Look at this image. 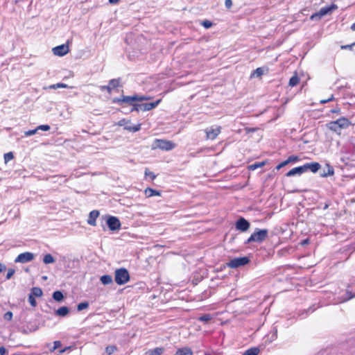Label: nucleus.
<instances>
[{"label":"nucleus","instance_id":"nucleus-7","mask_svg":"<svg viewBox=\"0 0 355 355\" xmlns=\"http://www.w3.org/2000/svg\"><path fill=\"white\" fill-rule=\"evenodd\" d=\"M338 6L335 4H332L330 6H326L322 8L318 12L314 13L311 16V19H320L322 17L331 13L332 11L336 10Z\"/></svg>","mask_w":355,"mask_h":355},{"label":"nucleus","instance_id":"nucleus-1","mask_svg":"<svg viewBox=\"0 0 355 355\" xmlns=\"http://www.w3.org/2000/svg\"><path fill=\"white\" fill-rule=\"evenodd\" d=\"M151 99L150 96L145 95L123 96L121 98L114 99V102L119 105L127 103L133 106L137 102H141Z\"/></svg>","mask_w":355,"mask_h":355},{"label":"nucleus","instance_id":"nucleus-54","mask_svg":"<svg viewBox=\"0 0 355 355\" xmlns=\"http://www.w3.org/2000/svg\"><path fill=\"white\" fill-rule=\"evenodd\" d=\"M119 1V0H109V2H110V3H113V4H114V3H118V1Z\"/></svg>","mask_w":355,"mask_h":355},{"label":"nucleus","instance_id":"nucleus-29","mask_svg":"<svg viewBox=\"0 0 355 355\" xmlns=\"http://www.w3.org/2000/svg\"><path fill=\"white\" fill-rule=\"evenodd\" d=\"M53 298L57 302H60L63 300L64 295L62 292L57 291L53 293Z\"/></svg>","mask_w":355,"mask_h":355},{"label":"nucleus","instance_id":"nucleus-8","mask_svg":"<svg viewBox=\"0 0 355 355\" xmlns=\"http://www.w3.org/2000/svg\"><path fill=\"white\" fill-rule=\"evenodd\" d=\"M250 259L247 257H237L231 259L227 263V266L231 268H237L248 264Z\"/></svg>","mask_w":355,"mask_h":355},{"label":"nucleus","instance_id":"nucleus-48","mask_svg":"<svg viewBox=\"0 0 355 355\" xmlns=\"http://www.w3.org/2000/svg\"><path fill=\"white\" fill-rule=\"evenodd\" d=\"M225 5L227 8H230L232 6V0H225Z\"/></svg>","mask_w":355,"mask_h":355},{"label":"nucleus","instance_id":"nucleus-41","mask_svg":"<svg viewBox=\"0 0 355 355\" xmlns=\"http://www.w3.org/2000/svg\"><path fill=\"white\" fill-rule=\"evenodd\" d=\"M290 163L291 162H297L300 160V157L296 155H291L288 157Z\"/></svg>","mask_w":355,"mask_h":355},{"label":"nucleus","instance_id":"nucleus-28","mask_svg":"<svg viewBox=\"0 0 355 355\" xmlns=\"http://www.w3.org/2000/svg\"><path fill=\"white\" fill-rule=\"evenodd\" d=\"M55 261L53 257L51 254H46L43 258V262L45 264L53 263Z\"/></svg>","mask_w":355,"mask_h":355},{"label":"nucleus","instance_id":"nucleus-2","mask_svg":"<svg viewBox=\"0 0 355 355\" xmlns=\"http://www.w3.org/2000/svg\"><path fill=\"white\" fill-rule=\"evenodd\" d=\"M350 122L347 118L341 117L336 121L329 122L327 127L329 130L340 134V130L348 128Z\"/></svg>","mask_w":355,"mask_h":355},{"label":"nucleus","instance_id":"nucleus-31","mask_svg":"<svg viewBox=\"0 0 355 355\" xmlns=\"http://www.w3.org/2000/svg\"><path fill=\"white\" fill-rule=\"evenodd\" d=\"M265 164H266L265 162H256L253 164L250 165L248 168L250 170L254 171L258 168L263 166L265 165Z\"/></svg>","mask_w":355,"mask_h":355},{"label":"nucleus","instance_id":"nucleus-10","mask_svg":"<svg viewBox=\"0 0 355 355\" xmlns=\"http://www.w3.org/2000/svg\"><path fill=\"white\" fill-rule=\"evenodd\" d=\"M207 139H215L221 132L220 126L210 127L205 130Z\"/></svg>","mask_w":355,"mask_h":355},{"label":"nucleus","instance_id":"nucleus-36","mask_svg":"<svg viewBox=\"0 0 355 355\" xmlns=\"http://www.w3.org/2000/svg\"><path fill=\"white\" fill-rule=\"evenodd\" d=\"M35 296H33V295L32 294H31V293H30V294H29V295H28V302H29V303L31 304V306H34V307H35V306H36V305H37V302H36V300H35Z\"/></svg>","mask_w":355,"mask_h":355},{"label":"nucleus","instance_id":"nucleus-39","mask_svg":"<svg viewBox=\"0 0 355 355\" xmlns=\"http://www.w3.org/2000/svg\"><path fill=\"white\" fill-rule=\"evenodd\" d=\"M211 318L209 314H205L200 317L199 320L202 322H208Z\"/></svg>","mask_w":355,"mask_h":355},{"label":"nucleus","instance_id":"nucleus-56","mask_svg":"<svg viewBox=\"0 0 355 355\" xmlns=\"http://www.w3.org/2000/svg\"><path fill=\"white\" fill-rule=\"evenodd\" d=\"M351 29L354 31H355V23H354L352 26H351Z\"/></svg>","mask_w":355,"mask_h":355},{"label":"nucleus","instance_id":"nucleus-30","mask_svg":"<svg viewBox=\"0 0 355 355\" xmlns=\"http://www.w3.org/2000/svg\"><path fill=\"white\" fill-rule=\"evenodd\" d=\"M299 82L300 78L297 77V76H293L289 80V85L291 87H295L299 83Z\"/></svg>","mask_w":355,"mask_h":355},{"label":"nucleus","instance_id":"nucleus-9","mask_svg":"<svg viewBox=\"0 0 355 355\" xmlns=\"http://www.w3.org/2000/svg\"><path fill=\"white\" fill-rule=\"evenodd\" d=\"M118 125L119 126H124V129L127 130L132 132H135L139 131L141 129V124L138 123L137 125H132L130 121H126L125 119L120 120L118 122Z\"/></svg>","mask_w":355,"mask_h":355},{"label":"nucleus","instance_id":"nucleus-53","mask_svg":"<svg viewBox=\"0 0 355 355\" xmlns=\"http://www.w3.org/2000/svg\"><path fill=\"white\" fill-rule=\"evenodd\" d=\"M340 109H334V110H331V112L333 113H339L340 112Z\"/></svg>","mask_w":355,"mask_h":355},{"label":"nucleus","instance_id":"nucleus-57","mask_svg":"<svg viewBox=\"0 0 355 355\" xmlns=\"http://www.w3.org/2000/svg\"><path fill=\"white\" fill-rule=\"evenodd\" d=\"M67 350V348L64 349H62V350H60L59 351V354H62L63 352H64L65 351Z\"/></svg>","mask_w":355,"mask_h":355},{"label":"nucleus","instance_id":"nucleus-15","mask_svg":"<svg viewBox=\"0 0 355 355\" xmlns=\"http://www.w3.org/2000/svg\"><path fill=\"white\" fill-rule=\"evenodd\" d=\"M303 167L305 172L310 170L313 173H316L320 168L321 165L318 162H311L304 164Z\"/></svg>","mask_w":355,"mask_h":355},{"label":"nucleus","instance_id":"nucleus-37","mask_svg":"<svg viewBox=\"0 0 355 355\" xmlns=\"http://www.w3.org/2000/svg\"><path fill=\"white\" fill-rule=\"evenodd\" d=\"M51 127L49 125H40L37 127V130L49 131Z\"/></svg>","mask_w":355,"mask_h":355},{"label":"nucleus","instance_id":"nucleus-4","mask_svg":"<svg viewBox=\"0 0 355 355\" xmlns=\"http://www.w3.org/2000/svg\"><path fill=\"white\" fill-rule=\"evenodd\" d=\"M161 102V99H159L155 102L152 103H137L133 104V107L131 109V111H149L154 108H155Z\"/></svg>","mask_w":355,"mask_h":355},{"label":"nucleus","instance_id":"nucleus-13","mask_svg":"<svg viewBox=\"0 0 355 355\" xmlns=\"http://www.w3.org/2000/svg\"><path fill=\"white\" fill-rule=\"evenodd\" d=\"M250 223L243 218H240L236 223V230L245 232L250 227Z\"/></svg>","mask_w":355,"mask_h":355},{"label":"nucleus","instance_id":"nucleus-12","mask_svg":"<svg viewBox=\"0 0 355 355\" xmlns=\"http://www.w3.org/2000/svg\"><path fill=\"white\" fill-rule=\"evenodd\" d=\"M107 225L110 230H118L121 227V223L119 220L114 216H110L107 220Z\"/></svg>","mask_w":355,"mask_h":355},{"label":"nucleus","instance_id":"nucleus-22","mask_svg":"<svg viewBox=\"0 0 355 355\" xmlns=\"http://www.w3.org/2000/svg\"><path fill=\"white\" fill-rule=\"evenodd\" d=\"M112 277L111 275H105L101 277V282L104 285H108L112 283Z\"/></svg>","mask_w":355,"mask_h":355},{"label":"nucleus","instance_id":"nucleus-50","mask_svg":"<svg viewBox=\"0 0 355 355\" xmlns=\"http://www.w3.org/2000/svg\"><path fill=\"white\" fill-rule=\"evenodd\" d=\"M6 267L4 264L0 263V272H3L4 270H6Z\"/></svg>","mask_w":355,"mask_h":355},{"label":"nucleus","instance_id":"nucleus-24","mask_svg":"<svg viewBox=\"0 0 355 355\" xmlns=\"http://www.w3.org/2000/svg\"><path fill=\"white\" fill-rule=\"evenodd\" d=\"M260 352L259 347H251L246 350L242 355H258Z\"/></svg>","mask_w":355,"mask_h":355},{"label":"nucleus","instance_id":"nucleus-11","mask_svg":"<svg viewBox=\"0 0 355 355\" xmlns=\"http://www.w3.org/2000/svg\"><path fill=\"white\" fill-rule=\"evenodd\" d=\"M35 258V255L32 252H26L24 253L19 254L17 258L15 259V261L16 263H25L30 262L33 261Z\"/></svg>","mask_w":355,"mask_h":355},{"label":"nucleus","instance_id":"nucleus-27","mask_svg":"<svg viewBox=\"0 0 355 355\" xmlns=\"http://www.w3.org/2000/svg\"><path fill=\"white\" fill-rule=\"evenodd\" d=\"M42 293V289L39 287H33L31 291V294L35 297H41Z\"/></svg>","mask_w":355,"mask_h":355},{"label":"nucleus","instance_id":"nucleus-46","mask_svg":"<svg viewBox=\"0 0 355 355\" xmlns=\"http://www.w3.org/2000/svg\"><path fill=\"white\" fill-rule=\"evenodd\" d=\"M145 175L146 176H149L152 180H154L155 178V177H156L155 175L153 173H152V172H150V171H149L148 170H146Z\"/></svg>","mask_w":355,"mask_h":355},{"label":"nucleus","instance_id":"nucleus-43","mask_svg":"<svg viewBox=\"0 0 355 355\" xmlns=\"http://www.w3.org/2000/svg\"><path fill=\"white\" fill-rule=\"evenodd\" d=\"M37 131L38 130H37V128H36L34 130H31L26 131L24 132V135L26 137H30V136H32V135H35Z\"/></svg>","mask_w":355,"mask_h":355},{"label":"nucleus","instance_id":"nucleus-25","mask_svg":"<svg viewBox=\"0 0 355 355\" xmlns=\"http://www.w3.org/2000/svg\"><path fill=\"white\" fill-rule=\"evenodd\" d=\"M69 313V309L67 306H62L59 308L56 311V315L59 316H66Z\"/></svg>","mask_w":355,"mask_h":355},{"label":"nucleus","instance_id":"nucleus-35","mask_svg":"<svg viewBox=\"0 0 355 355\" xmlns=\"http://www.w3.org/2000/svg\"><path fill=\"white\" fill-rule=\"evenodd\" d=\"M89 306V303L87 302H81L78 304L77 309L78 311H82L83 309H87Z\"/></svg>","mask_w":355,"mask_h":355},{"label":"nucleus","instance_id":"nucleus-38","mask_svg":"<svg viewBox=\"0 0 355 355\" xmlns=\"http://www.w3.org/2000/svg\"><path fill=\"white\" fill-rule=\"evenodd\" d=\"M263 73V71L261 68H257L255 71H253L252 76L259 77Z\"/></svg>","mask_w":355,"mask_h":355},{"label":"nucleus","instance_id":"nucleus-42","mask_svg":"<svg viewBox=\"0 0 355 355\" xmlns=\"http://www.w3.org/2000/svg\"><path fill=\"white\" fill-rule=\"evenodd\" d=\"M15 269L9 268L8 270V272H7V275H6V279H10L12 277V275L15 274Z\"/></svg>","mask_w":355,"mask_h":355},{"label":"nucleus","instance_id":"nucleus-5","mask_svg":"<svg viewBox=\"0 0 355 355\" xmlns=\"http://www.w3.org/2000/svg\"><path fill=\"white\" fill-rule=\"evenodd\" d=\"M175 147V144L171 141L164 140V139H155L153 142L152 148L156 149L159 148L164 150H171Z\"/></svg>","mask_w":355,"mask_h":355},{"label":"nucleus","instance_id":"nucleus-49","mask_svg":"<svg viewBox=\"0 0 355 355\" xmlns=\"http://www.w3.org/2000/svg\"><path fill=\"white\" fill-rule=\"evenodd\" d=\"M101 90H107L108 93H111L112 89L110 88V85H104L101 87Z\"/></svg>","mask_w":355,"mask_h":355},{"label":"nucleus","instance_id":"nucleus-17","mask_svg":"<svg viewBox=\"0 0 355 355\" xmlns=\"http://www.w3.org/2000/svg\"><path fill=\"white\" fill-rule=\"evenodd\" d=\"M334 174V169L332 166H331L329 163L325 164V167L320 174L321 177L327 178L329 176H332Z\"/></svg>","mask_w":355,"mask_h":355},{"label":"nucleus","instance_id":"nucleus-20","mask_svg":"<svg viewBox=\"0 0 355 355\" xmlns=\"http://www.w3.org/2000/svg\"><path fill=\"white\" fill-rule=\"evenodd\" d=\"M164 352V348L157 347L147 351L144 355H161Z\"/></svg>","mask_w":355,"mask_h":355},{"label":"nucleus","instance_id":"nucleus-18","mask_svg":"<svg viewBox=\"0 0 355 355\" xmlns=\"http://www.w3.org/2000/svg\"><path fill=\"white\" fill-rule=\"evenodd\" d=\"M99 216V212L97 210H93L89 213V218L87 220V223L90 225L95 226L96 225V220Z\"/></svg>","mask_w":355,"mask_h":355},{"label":"nucleus","instance_id":"nucleus-32","mask_svg":"<svg viewBox=\"0 0 355 355\" xmlns=\"http://www.w3.org/2000/svg\"><path fill=\"white\" fill-rule=\"evenodd\" d=\"M108 85H110L112 90L116 87H117L119 85V81L117 79H112L109 81Z\"/></svg>","mask_w":355,"mask_h":355},{"label":"nucleus","instance_id":"nucleus-59","mask_svg":"<svg viewBox=\"0 0 355 355\" xmlns=\"http://www.w3.org/2000/svg\"><path fill=\"white\" fill-rule=\"evenodd\" d=\"M19 0H15V2L17 3Z\"/></svg>","mask_w":355,"mask_h":355},{"label":"nucleus","instance_id":"nucleus-19","mask_svg":"<svg viewBox=\"0 0 355 355\" xmlns=\"http://www.w3.org/2000/svg\"><path fill=\"white\" fill-rule=\"evenodd\" d=\"M355 297V294H352V292L347 290L345 296H342L338 299L336 301L337 303H343L348 301L349 300Z\"/></svg>","mask_w":355,"mask_h":355},{"label":"nucleus","instance_id":"nucleus-23","mask_svg":"<svg viewBox=\"0 0 355 355\" xmlns=\"http://www.w3.org/2000/svg\"><path fill=\"white\" fill-rule=\"evenodd\" d=\"M144 193H145L146 196L148 198H150V197H152L154 196H159L160 195L159 191L154 190L153 189H150V188L146 189Z\"/></svg>","mask_w":355,"mask_h":355},{"label":"nucleus","instance_id":"nucleus-33","mask_svg":"<svg viewBox=\"0 0 355 355\" xmlns=\"http://www.w3.org/2000/svg\"><path fill=\"white\" fill-rule=\"evenodd\" d=\"M116 350V347L114 345H110L105 348V353L107 355L112 354Z\"/></svg>","mask_w":355,"mask_h":355},{"label":"nucleus","instance_id":"nucleus-40","mask_svg":"<svg viewBox=\"0 0 355 355\" xmlns=\"http://www.w3.org/2000/svg\"><path fill=\"white\" fill-rule=\"evenodd\" d=\"M61 346V343L60 341H55L53 342V347L50 349V351L52 352H54L56 349L59 348Z\"/></svg>","mask_w":355,"mask_h":355},{"label":"nucleus","instance_id":"nucleus-47","mask_svg":"<svg viewBox=\"0 0 355 355\" xmlns=\"http://www.w3.org/2000/svg\"><path fill=\"white\" fill-rule=\"evenodd\" d=\"M334 95H333V94H331V96H330L328 99L321 100V101H320V103H321V104L327 103H328V102H330V101H333V100H334Z\"/></svg>","mask_w":355,"mask_h":355},{"label":"nucleus","instance_id":"nucleus-44","mask_svg":"<svg viewBox=\"0 0 355 355\" xmlns=\"http://www.w3.org/2000/svg\"><path fill=\"white\" fill-rule=\"evenodd\" d=\"M3 318L6 320H11L12 318V313L11 311H8L3 315Z\"/></svg>","mask_w":355,"mask_h":355},{"label":"nucleus","instance_id":"nucleus-6","mask_svg":"<svg viewBox=\"0 0 355 355\" xmlns=\"http://www.w3.org/2000/svg\"><path fill=\"white\" fill-rule=\"evenodd\" d=\"M268 230H258L257 232L251 234V236L247 240V243L252 242H262L267 237Z\"/></svg>","mask_w":355,"mask_h":355},{"label":"nucleus","instance_id":"nucleus-3","mask_svg":"<svg viewBox=\"0 0 355 355\" xmlns=\"http://www.w3.org/2000/svg\"><path fill=\"white\" fill-rule=\"evenodd\" d=\"M130 280V274L127 269L121 268L114 272V281L118 285H123Z\"/></svg>","mask_w":355,"mask_h":355},{"label":"nucleus","instance_id":"nucleus-14","mask_svg":"<svg viewBox=\"0 0 355 355\" xmlns=\"http://www.w3.org/2000/svg\"><path fill=\"white\" fill-rule=\"evenodd\" d=\"M69 46L66 44H62L53 49V54L58 56H63L69 52Z\"/></svg>","mask_w":355,"mask_h":355},{"label":"nucleus","instance_id":"nucleus-26","mask_svg":"<svg viewBox=\"0 0 355 355\" xmlns=\"http://www.w3.org/2000/svg\"><path fill=\"white\" fill-rule=\"evenodd\" d=\"M49 89H58V88H69V86H68L67 84L64 83H56L53 85H51L48 87ZM70 88H72V87H70ZM44 89H47V87H44Z\"/></svg>","mask_w":355,"mask_h":355},{"label":"nucleus","instance_id":"nucleus-58","mask_svg":"<svg viewBox=\"0 0 355 355\" xmlns=\"http://www.w3.org/2000/svg\"><path fill=\"white\" fill-rule=\"evenodd\" d=\"M277 329H275V334H274L275 338H276V337H277Z\"/></svg>","mask_w":355,"mask_h":355},{"label":"nucleus","instance_id":"nucleus-55","mask_svg":"<svg viewBox=\"0 0 355 355\" xmlns=\"http://www.w3.org/2000/svg\"><path fill=\"white\" fill-rule=\"evenodd\" d=\"M284 166H286L287 164H290V162L288 160V159H286L285 161L283 162Z\"/></svg>","mask_w":355,"mask_h":355},{"label":"nucleus","instance_id":"nucleus-51","mask_svg":"<svg viewBox=\"0 0 355 355\" xmlns=\"http://www.w3.org/2000/svg\"><path fill=\"white\" fill-rule=\"evenodd\" d=\"M6 352V349L3 347H0V355H4Z\"/></svg>","mask_w":355,"mask_h":355},{"label":"nucleus","instance_id":"nucleus-45","mask_svg":"<svg viewBox=\"0 0 355 355\" xmlns=\"http://www.w3.org/2000/svg\"><path fill=\"white\" fill-rule=\"evenodd\" d=\"M201 24L206 28H209L212 26V23L209 20L203 21Z\"/></svg>","mask_w":355,"mask_h":355},{"label":"nucleus","instance_id":"nucleus-21","mask_svg":"<svg viewBox=\"0 0 355 355\" xmlns=\"http://www.w3.org/2000/svg\"><path fill=\"white\" fill-rule=\"evenodd\" d=\"M174 355H193V352L190 348L184 347L179 349Z\"/></svg>","mask_w":355,"mask_h":355},{"label":"nucleus","instance_id":"nucleus-34","mask_svg":"<svg viewBox=\"0 0 355 355\" xmlns=\"http://www.w3.org/2000/svg\"><path fill=\"white\" fill-rule=\"evenodd\" d=\"M13 158H14V155L12 152H9V153L4 154V161L6 163L12 160Z\"/></svg>","mask_w":355,"mask_h":355},{"label":"nucleus","instance_id":"nucleus-16","mask_svg":"<svg viewBox=\"0 0 355 355\" xmlns=\"http://www.w3.org/2000/svg\"><path fill=\"white\" fill-rule=\"evenodd\" d=\"M304 173H305L304 168L303 166H301L292 168L286 174V175L287 177H292L295 175H300Z\"/></svg>","mask_w":355,"mask_h":355},{"label":"nucleus","instance_id":"nucleus-52","mask_svg":"<svg viewBox=\"0 0 355 355\" xmlns=\"http://www.w3.org/2000/svg\"><path fill=\"white\" fill-rule=\"evenodd\" d=\"M285 166L283 162L282 163H280L279 164H278L276 167V168L277 170H279L280 168H282V167Z\"/></svg>","mask_w":355,"mask_h":355}]
</instances>
